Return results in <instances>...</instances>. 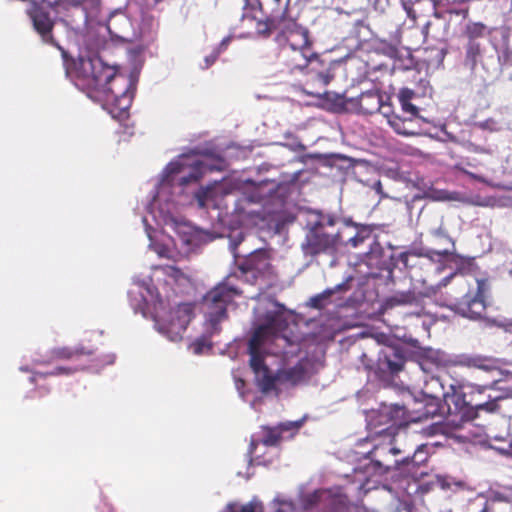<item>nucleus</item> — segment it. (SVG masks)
Wrapping results in <instances>:
<instances>
[{"label":"nucleus","instance_id":"52","mask_svg":"<svg viewBox=\"0 0 512 512\" xmlns=\"http://www.w3.org/2000/svg\"><path fill=\"white\" fill-rule=\"evenodd\" d=\"M430 25H431V22L428 21L422 28V34L424 35V39H427V37H428Z\"/></svg>","mask_w":512,"mask_h":512},{"label":"nucleus","instance_id":"23","mask_svg":"<svg viewBox=\"0 0 512 512\" xmlns=\"http://www.w3.org/2000/svg\"><path fill=\"white\" fill-rule=\"evenodd\" d=\"M413 454L405 456L401 461L395 460V468H399L400 465H412L413 467H419L425 464L429 458V451L427 444H420L417 446L413 445Z\"/></svg>","mask_w":512,"mask_h":512},{"label":"nucleus","instance_id":"22","mask_svg":"<svg viewBox=\"0 0 512 512\" xmlns=\"http://www.w3.org/2000/svg\"><path fill=\"white\" fill-rule=\"evenodd\" d=\"M350 509L351 502L346 494L339 490L336 492L329 490L324 512H350Z\"/></svg>","mask_w":512,"mask_h":512},{"label":"nucleus","instance_id":"28","mask_svg":"<svg viewBox=\"0 0 512 512\" xmlns=\"http://www.w3.org/2000/svg\"><path fill=\"white\" fill-rule=\"evenodd\" d=\"M348 289V285L346 283H341L336 285L334 288L326 289L322 293L317 294L310 298V306L316 309H322L326 301L336 292L345 291Z\"/></svg>","mask_w":512,"mask_h":512},{"label":"nucleus","instance_id":"50","mask_svg":"<svg viewBox=\"0 0 512 512\" xmlns=\"http://www.w3.org/2000/svg\"><path fill=\"white\" fill-rule=\"evenodd\" d=\"M415 119L416 118H412L411 116L404 117V127H414Z\"/></svg>","mask_w":512,"mask_h":512},{"label":"nucleus","instance_id":"58","mask_svg":"<svg viewBox=\"0 0 512 512\" xmlns=\"http://www.w3.org/2000/svg\"><path fill=\"white\" fill-rule=\"evenodd\" d=\"M155 4L160 3L162 0H153Z\"/></svg>","mask_w":512,"mask_h":512},{"label":"nucleus","instance_id":"44","mask_svg":"<svg viewBox=\"0 0 512 512\" xmlns=\"http://www.w3.org/2000/svg\"><path fill=\"white\" fill-rule=\"evenodd\" d=\"M423 399H417V398H414V399H410L407 403L405 404H402L401 406H409L410 407V413L409 414H412V410L413 409H421L423 407Z\"/></svg>","mask_w":512,"mask_h":512},{"label":"nucleus","instance_id":"7","mask_svg":"<svg viewBox=\"0 0 512 512\" xmlns=\"http://www.w3.org/2000/svg\"><path fill=\"white\" fill-rule=\"evenodd\" d=\"M266 4L269 11L265 19L256 21L258 36L269 38L292 29V25H300L290 14V0H267Z\"/></svg>","mask_w":512,"mask_h":512},{"label":"nucleus","instance_id":"49","mask_svg":"<svg viewBox=\"0 0 512 512\" xmlns=\"http://www.w3.org/2000/svg\"><path fill=\"white\" fill-rule=\"evenodd\" d=\"M479 512H497L496 507L486 500L484 507Z\"/></svg>","mask_w":512,"mask_h":512},{"label":"nucleus","instance_id":"8","mask_svg":"<svg viewBox=\"0 0 512 512\" xmlns=\"http://www.w3.org/2000/svg\"><path fill=\"white\" fill-rule=\"evenodd\" d=\"M444 393L438 392L432 398L422 397L423 407L421 409H413L410 413L409 406H399V404L383 405L382 416H389L394 420L405 419L408 422H420L433 418L437 415H446L445 405L443 402Z\"/></svg>","mask_w":512,"mask_h":512},{"label":"nucleus","instance_id":"54","mask_svg":"<svg viewBox=\"0 0 512 512\" xmlns=\"http://www.w3.org/2000/svg\"><path fill=\"white\" fill-rule=\"evenodd\" d=\"M435 253H436L437 255H439V256L447 257V256H449V255L451 254V250H449V249H444V250H442V251H437V252H435Z\"/></svg>","mask_w":512,"mask_h":512},{"label":"nucleus","instance_id":"31","mask_svg":"<svg viewBox=\"0 0 512 512\" xmlns=\"http://www.w3.org/2000/svg\"><path fill=\"white\" fill-rule=\"evenodd\" d=\"M487 26L482 22H468L463 31V35L467 37L468 41H476L478 38H483L486 35Z\"/></svg>","mask_w":512,"mask_h":512},{"label":"nucleus","instance_id":"40","mask_svg":"<svg viewBox=\"0 0 512 512\" xmlns=\"http://www.w3.org/2000/svg\"><path fill=\"white\" fill-rule=\"evenodd\" d=\"M302 422L301 421H289L280 423L277 427L280 429L281 434L285 431H298L301 427Z\"/></svg>","mask_w":512,"mask_h":512},{"label":"nucleus","instance_id":"37","mask_svg":"<svg viewBox=\"0 0 512 512\" xmlns=\"http://www.w3.org/2000/svg\"><path fill=\"white\" fill-rule=\"evenodd\" d=\"M410 256L422 257V256H428V254L424 253L422 248H419V249L413 248L408 251L400 253L398 256V259L406 268L409 267L408 261H409Z\"/></svg>","mask_w":512,"mask_h":512},{"label":"nucleus","instance_id":"11","mask_svg":"<svg viewBox=\"0 0 512 512\" xmlns=\"http://www.w3.org/2000/svg\"><path fill=\"white\" fill-rule=\"evenodd\" d=\"M304 70L307 80L304 84L303 91L310 96L321 98L327 91L325 87L333 79L329 64L319 59L318 55L312 58L311 63Z\"/></svg>","mask_w":512,"mask_h":512},{"label":"nucleus","instance_id":"36","mask_svg":"<svg viewBox=\"0 0 512 512\" xmlns=\"http://www.w3.org/2000/svg\"><path fill=\"white\" fill-rule=\"evenodd\" d=\"M487 500L490 502V504H492V505H494V507H496V505L501 502L511 503L512 496L505 492H501V491H491Z\"/></svg>","mask_w":512,"mask_h":512},{"label":"nucleus","instance_id":"45","mask_svg":"<svg viewBox=\"0 0 512 512\" xmlns=\"http://www.w3.org/2000/svg\"><path fill=\"white\" fill-rule=\"evenodd\" d=\"M166 274L175 278L176 280L180 279L181 277H183V273L182 271L175 267V266H167L166 268Z\"/></svg>","mask_w":512,"mask_h":512},{"label":"nucleus","instance_id":"16","mask_svg":"<svg viewBox=\"0 0 512 512\" xmlns=\"http://www.w3.org/2000/svg\"><path fill=\"white\" fill-rule=\"evenodd\" d=\"M460 363L467 367H473L487 375V380L483 384L474 386L476 391L481 394L486 389H492L501 380L502 370L495 359L480 356L465 357Z\"/></svg>","mask_w":512,"mask_h":512},{"label":"nucleus","instance_id":"46","mask_svg":"<svg viewBox=\"0 0 512 512\" xmlns=\"http://www.w3.org/2000/svg\"><path fill=\"white\" fill-rule=\"evenodd\" d=\"M231 40H232L231 36H227V37L223 38L222 41L219 43V45L214 49V51L218 52V54L220 55L223 51H225L227 49Z\"/></svg>","mask_w":512,"mask_h":512},{"label":"nucleus","instance_id":"2","mask_svg":"<svg viewBox=\"0 0 512 512\" xmlns=\"http://www.w3.org/2000/svg\"><path fill=\"white\" fill-rule=\"evenodd\" d=\"M50 359L52 361L57 360H71V361H80L85 359V363H79L75 366H59L56 367L53 371L48 373L36 372L31 377V382H35L37 377L44 378L46 376H55L66 374L70 375L78 371L90 370V371H99L105 365L113 363L114 359L110 356H107L106 359L97 356L94 350L88 349L83 345H77L75 347H55L50 351Z\"/></svg>","mask_w":512,"mask_h":512},{"label":"nucleus","instance_id":"48","mask_svg":"<svg viewBox=\"0 0 512 512\" xmlns=\"http://www.w3.org/2000/svg\"><path fill=\"white\" fill-rule=\"evenodd\" d=\"M371 2L375 9L384 10L385 7L388 5L389 0H368Z\"/></svg>","mask_w":512,"mask_h":512},{"label":"nucleus","instance_id":"56","mask_svg":"<svg viewBox=\"0 0 512 512\" xmlns=\"http://www.w3.org/2000/svg\"><path fill=\"white\" fill-rule=\"evenodd\" d=\"M256 447V443L253 441L251 442V445H250V452L253 453L254 449Z\"/></svg>","mask_w":512,"mask_h":512},{"label":"nucleus","instance_id":"47","mask_svg":"<svg viewBox=\"0 0 512 512\" xmlns=\"http://www.w3.org/2000/svg\"><path fill=\"white\" fill-rule=\"evenodd\" d=\"M218 57H219L218 52H215L213 50V52L210 55L205 57V60H204L205 61V66H204V68H209L212 64L215 63V61L218 59Z\"/></svg>","mask_w":512,"mask_h":512},{"label":"nucleus","instance_id":"3","mask_svg":"<svg viewBox=\"0 0 512 512\" xmlns=\"http://www.w3.org/2000/svg\"><path fill=\"white\" fill-rule=\"evenodd\" d=\"M241 294L242 291L230 282L229 276L204 295L202 306L209 336L220 333V323L228 318V305Z\"/></svg>","mask_w":512,"mask_h":512},{"label":"nucleus","instance_id":"6","mask_svg":"<svg viewBox=\"0 0 512 512\" xmlns=\"http://www.w3.org/2000/svg\"><path fill=\"white\" fill-rule=\"evenodd\" d=\"M335 224V219L326 216L311 223L301 244L303 254L310 257L334 254L340 242V233Z\"/></svg>","mask_w":512,"mask_h":512},{"label":"nucleus","instance_id":"15","mask_svg":"<svg viewBox=\"0 0 512 512\" xmlns=\"http://www.w3.org/2000/svg\"><path fill=\"white\" fill-rule=\"evenodd\" d=\"M194 316V305L192 303H181L170 312L168 323H157L158 330L167 335L171 340L181 338Z\"/></svg>","mask_w":512,"mask_h":512},{"label":"nucleus","instance_id":"12","mask_svg":"<svg viewBox=\"0 0 512 512\" xmlns=\"http://www.w3.org/2000/svg\"><path fill=\"white\" fill-rule=\"evenodd\" d=\"M452 393L446 392L443 396L446 414H456L462 407L470 406L476 410H485L494 412L499 409L498 401L507 397H512V386L507 388L505 396H497L487 402H473V400H466L465 393H458L454 385H450Z\"/></svg>","mask_w":512,"mask_h":512},{"label":"nucleus","instance_id":"33","mask_svg":"<svg viewBox=\"0 0 512 512\" xmlns=\"http://www.w3.org/2000/svg\"><path fill=\"white\" fill-rule=\"evenodd\" d=\"M438 392L446 393L440 379L438 377H432L429 381H426L421 391V396L432 398V396L437 395Z\"/></svg>","mask_w":512,"mask_h":512},{"label":"nucleus","instance_id":"27","mask_svg":"<svg viewBox=\"0 0 512 512\" xmlns=\"http://www.w3.org/2000/svg\"><path fill=\"white\" fill-rule=\"evenodd\" d=\"M383 114L387 117L389 125L397 134L403 136H414L418 134L414 127H404V117H401L395 113L388 114L387 112H383Z\"/></svg>","mask_w":512,"mask_h":512},{"label":"nucleus","instance_id":"59","mask_svg":"<svg viewBox=\"0 0 512 512\" xmlns=\"http://www.w3.org/2000/svg\"><path fill=\"white\" fill-rule=\"evenodd\" d=\"M40 1H41L42 3H44V2H45V0H40Z\"/></svg>","mask_w":512,"mask_h":512},{"label":"nucleus","instance_id":"41","mask_svg":"<svg viewBox=\"0 0 512 512\" xmlns=\"http://www.w3.org/2000/svg\"><path fill=\"white\" fill-rule=\"evenodd\" d=\"M403 112L409 114L412 118H417L419 109L411 103V101L400 102Z\"/></svg>","mask_w":512,"mask_h":512},{"label":"nucleus","instance_id":"24","mask_svg":"<svg viewBox=\"0 0 512 512\" xmlns=\"http://www.w3.org/2000/svg\"><path fill=\"white\" fill-rule=\"evenodd\" d=\"M274 333H275V328L270 323L258 326L254 330L251 338L249 339L248 348H251V349L258 348V350H261V347L266 342V340L270 336L274 335Z\"/></svg>","mask_w":512,"mask_h":512},{"label":"nucleus","instance_id":"26","mask_svg":"<svg viewBox=\"0 0 512 512\" xmlns=\"http://www.w3.org/2000/svg\"><path fill=\"white\" fill-rule=\"evenodd\" d=\"M305 371L303 367L296 365L288 369L278 370L279 384L295 385L304 377Z\"/></svg>","mask_w":512,"mask_h":512},{"label":"nucleus","instance_id":"10","mask_svg":"<svg viewBox=\"0 0 512 512\" xmlns=\"http://www.w3.org/2000/svg\"><path fill=\"white\" fill-rule=\"evenodd\" d=\"M239 270L252 284H256L259 280L268 281L274 277L270 253L265 249L250 253L239 265Z\"/></svg>","mask_w":512,"mask_h":512},{"label":"nucleus","instance_id":"17","mask_svg":"<svg viewBox=\"0 0 512 512\" xmlns=\"http://www.w3.org/2000/svg\"><path fill=\"white\" fill-rule=\"evenodd\" d=\"M28 14L33 22L34 29L41 36L44 43L57 47L64 53V50L52 36L54 22L50 18L49 13L44 10L43 6L33 3Z\"/></svg>","mask_w":512,"mask_h":512},{"label":"nucleus","instance_id":"57","mask_svg":"<svg viewBox=\"0 0 512 512\" xmlns=\"http://www.w3.org/2000/svg\"><path fill=\"white\" fill-rule=\"evenodd\" d=\"M390 50H391V54H394L397 52V49L395 47H390Z\"/></svg>","mask_w":512,"mask_h":512},{"label":"nucleus","instance_id":"5","mask_svg":"<svg viewBox=\"0 0 512 512\" xmlns=\"http://www.w3.org/2000/svg\"><path fill=\"white\" fill-rule=\"evenodd\" d=\"M459 286L464 291V294L455 299L451 309L470 320L485 319L488 306V281L486 279H473L469 282L466 278L461 277Z\"/></svg>","mask_w":512,"mask_h":512},{"label":"nucleus","instance_id":"30","mask_svg":"<svg viewBox=\"0 0 512 512\" xmlns=\"http://www.w3.org/2000/svg\"><path fill=\"white\" fill-rule=\"evenodd\" d=\"M248 353L250 356L249 365L255 375H260L261 371H266L269 368L261 350L248 348Z\"/></svg>","mask_w":512,"mask_h":512},{"label":"nucleus","instance_id":"9","mask_svg":"<svg viewBox=\"0 0 512 512\" xmlns=\"http://www.w3.org/2000/svg\"><path fill=\"white\" fill-rule=\"evenodd\" d=\"M407 423L408 421L405 419L394 420L389 416H382V407L371 420V425H373L375 428L383 426V428H381V433H384L385 435H391L392 447L389 449L392 456H397L400 454L409 455L413 450L411 436L406 432H398L399 427Z\"/></svg>","mask_w":512,"mask_h":512},{"label":"nucleus","instance_id":"18","mask_svg":"<svg viewBox=\"0 0 512 512\" xmlns=\"http://www.w3.org/2000/svg\"><path fill=\"white\" fill-rule=\"evenodd\" d=\"M187 167L190 169L189 173L182 175L178 179L179 184L182 186H185L191 182L198 181L202 177V175L204 173V164L202 161L194 160L193 162H191L189 164H186L182 161H175V162L169 163L166 170L169 175H176V174L184 173V171Z\"/></svg>","mask_w":512,"mask_h":512},{"label":"nucleus","instance_id":"53","mask_svg":"<svg viewBox=\"0 0 512 512\" xmlns=\"http://www.w3.org/2000/svg\"><path fill=\"white\" fill-rule=\"evenodd\" d=\"M205 194H206L205 191L199 192L197 194L198 202H199L200 206H202V207L205 205V200H204Z\"/></svg>","mask_w":512,"mask_h":512},{"label":"nucleus","instance_id":"29","mask_svg":"<svg viewBox=\"0 0 512 512\" xmlns=\"http://www.w3.org/2000/svg\"><path fill=\"white\" fill-rule=\"evenodd\" d=\"M481 55L480 44L476 41H468L465 47L464 65L474 70Z\"/></svg>","mask_w":512,"mask_h":512},{"label":"nucleus","instance_id":"55","mask_svg":"<svg viewBox=\"0 0 512 512\" xmlns=\"http://www.w3.org/2000/svg\"><path fill=\"white\" fill-rule=\"evenodd\" d=\"M244 385H245L244 380H242V379H237V380H236V387H237L238 389H240V388H241V387H243Z\"/></svg>","mask_w":512,"mask_h":512},{"label":"nucleus","instance_id":"43","mask_svg":"<svg viewBox=\"0 0 512 512\" xmlns=\"http://www.w3.org/2000/svg\"><path fill=\"white\" fill-rule=\"evenodd\" d=\"M415 96V92L409 88H402L398 93L399 102H407L411 101Z\"/></svg>","mask_w":512,"mask_h":512},{"label":"nucleus","instance_id":"21","mask_svg":"<svg viewBox=\"0 0 512 512\" xmlns=\"http://www.w3.org/2000/svg\"><path fill=\"white\" fill-rule=\"evenodd\" d=\"M378 437L381 439L378 443L374 445L373 450L370 452L372 455V459L378 467H383L385 472H388L391 469V466L388 464L387 456L391 455L390 447H392L391 435H385L381 433V429L375 432Z\"/></svg>","mask_w":512,"mask_h":512},{"label":"nucleus","instance_id":"39","mask_svg":"<svg viewBox=\"0 0 512 512\" xmlns=\"http://www.w3.org/2000/svg\"><path fill=\"white\" fill-rule=\"evenodd\" d=\"M431 235L433 237H435V238H438V239H445L446 241H448L452 245V248H454L455 243L452 240V238L449 237L446 229L443 226H440V227H438L436 229L431 230Z\"/></svg>","mask_w":512,"mask_h":512},{"label":"nucleus","instance_id":"51","mask_svg":"<svg viewBox=\"0 0 512 512\" xmlns=\"http://www.w3.org/2000/svg\"><path fill=\"white\" fill-rule=\"evenodd\" d=\"M205 345V339H197L195 342L196 352H200L202 350V347Z\"/></svg>","mask_w":512,"mask_h":512},{"label":"nucleus","instance_id":"14","mask_svg":"<svg viewBox=\"0 0 512 512\" xmlns=\"http://www.w3.org/2000/svg\"><path fill=\"white\" fill-rule=\"evenodd\" d=\"M51 7L52 5L49 4ZM54 10L61 15V21L70 29L79 31L88 22V12L80 0H56Z\"/></svg>","mask_w":512,"mask_h":512},{"label":"nucleus","instance_id":"1","mask_svg":"<svg viewBox=\"0 0 512 512\" xmlns=\"http://www.w3.org/2000/svg\"><path fill=\"white\" fill-rule=\"evenodd\" d=\"M115 66L102 61L95 49H88L86 54L79 55L75 63V82L79 89L95 101H104L114 119L120 122L129 119L131 96L125 87L116 89V84L123 77H116Z\"/></svg>","mask_w":512,"mask_h":512},{"label":"nucleus","instance_id":"35","mask_svg":"<svg viewBox=\"0 0 512 512\" xmlns=\"http://www.w3.org/2000/svg\"><path fill=\"white\" fill-rule=\"evenodd\" d=\"M328 492H329V490H323V489L315 490L314 492L308 494L305 497V505L307 507H312V506H316L322 502H324L326 504V497H327Z\"/></svg>","mask_w":512,"mask_h":512},{"label":"nucleus","instance_id":"38","mask_svg":"<svg viewBox=\"0 0 512 512\" xmlns=\"http://www.w3.org/2000/svg\"><path fill=\"white\" fill-rule=\"evenodd\" d=\"M370 236L371 232L368 229H361L356 233L355 236L351 237L347 243L350 244L352 247L356 248L362 243H364V241L368 239Z\"/></svg>","mask_w":512,"mask_h":512},{"label":"nucleus","instance_id":"32","mask_svg":"<svg viewBox=\"0 0 512 512\" xmlns=\"http://www.w3.org/2000/svg\"><path fill=\"white\" fill-rule=\"evenodd\" d=\"M282 434L278 427H263V438L261 443L265 446H276L280 443Z\"/></svg>","mask_w":512,"mask_h":512},{"label":"nucleus","instance_id":"13","mask_svg":"<svg viewBox=\"0 0 512 512\" xmlns=\"http://www.w3.org/2000/svg\"><path fill=\"white\" fill-rule=\"evenodd\" d=\"M406 363L405 351L398 345H386L378 354L375 376L384 380L387 376L398 374Z\"/></svg>","mask_w":512,"mask_h":512},{"label":"nucleus","instance_id":"25","mask_svg":"<svg viewBox=\"0 0 512 512\" xmlns=\"http://www.w3.org/2000/svg\"><path fill=\"white\" fill-rule=\"evenodd\" d=\"M255 378L257 386L262 393L277 392V384H279L278 371L273 374L268 368L266 371H261L260 375H255Z\"/></svg>","mask_w":512,"mask_h":512},{"label":"nucleus","instance_id":"19","mask_svg":"<svg viewBox=\"0 0 512 512\" xmlns=\"http://www.w3.org/2000/svg\"><path fill=\"white\" fill-rule=\"evenodd\" d=\"M347 102L352 108L365 115L374 114L383 108L382 97L376 91L363 92L356 98H350Z\"/></svg>","mask_w":512,"mask_h":512},{"label":"nucleus","instance_id":"42","mask_svg":"<svg viewBox=\"0 0 512 512\" xmlns=\"http://www.w3.org/2000/svg\"><path fill=\"white\" fill-rule=\"evenodd\" d=\"M447 13L449 15H456L460 16L462 19H467L470 13L469 7L464 8H457V7H451L447 10Z\"/></svg>","mask_w":512,"mask_h":512},{"label":"nucleus","instance_id":"20","mask_svg":"<svg viewBox=\"0 0 512 512\" xmlns=\"http://www.w3.org/2000/svg\"><path fill=\"white\" fill-rule=\"evenodd\" d=\"M436 290L433 287L427 288L425 292H416L414 289L408 291H399L388 297L385 301L386 308H393L403 305L418 304L424 297H429L435 294Z\"/></svg>","mask_w":512,"mask_h":512},{"label":"nucleus","instance_id":"34","mask_svg":"<svg viewBox=\"0 0 512 512\" xmlns=\"http://www.w3.org/2000/svg\"><path fill=\"white\" fill-rule=\"evenodd\" d=\"M242 18L256 19L255 12H262L263 6L260 0H242Z\"/></svg>","mask_w":512,"mask_h":512},{"label":"nucleus","instance_id":"4","mask_svg":"<svg viewBox=\"0 0 512 512\" xmlns=\"http://www.w3.org/2000/svg\"><path fill=\"white\" fill-rule=\"evenodd\" d=\"M274 40L280 46H287L283 51L290 71L304 70L317 54L312 50L309 30L303 25H292V29L277 34Z\"/></svg>","mask_w":512,"mask_h":512}]
</instances>
